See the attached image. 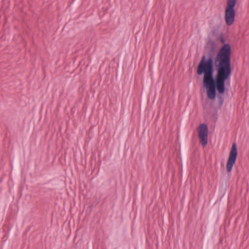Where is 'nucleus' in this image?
<instances>
[{
	"instance_id": "1",
	"label": "nucleus",
	"mask_w": 249,
	"mask_h": 249,
	"mask_svg": "<svg viewBox=\"0 0 249 249\" xmlns=\"http://www.w3.org/2000/svg\"><path fill=\"white\" fill-rule=\"evenodd\" d=\"M208 45L210 48L207 55H203L197 65L196 74L203 76L202 81H227L230 83L232 71V52L222 48L214 53L216 44L212 39L207 42L206 50Z\"/></svg>"
},
{
	"instance_id": "2",
	"label": "nucleus",
	"mask_w": 249,
	"mask_h": 249,
	"mask_svg": "<svg viewBox=\"0 0 249 249\" xmlns=\"http://www.w3.org/2000/svg\"><path fill=\"white\" fill-rule=\"evenodd\" d=\"M227 81H202L203 87L206 89L207 97L213 101L217 93V98L220 105L224 101L223 97L226 90V83Z\"/></svg>"
},
{
	"instance_id": "3",
	"label": "nucleus",
	"mask_w": 249,
	"mask_h": 249,
	"mask_svg": "<svg viewBox=\"0 0 249 249\" xmlns=\"http://www.w3.org/2000/svg\"><path fill=\"white\" fill-rule=\"evenodd\" d=\"M237 0H227L226 6L225 8L224 19L226 24L228 26L231 25L234 20L236 16L235 7Z\"/></svg>"
},
{
	"instance_id": "4",
	"label": "nucleus",
	"mask_w": 249,
	"mask_h": 249,
	"mask_svg": "<svg viewBox=\"0 0 249 249\" xmlns=\"http://www.w3.org/2000/svg\"><path fill=\"white\" fill-rule=\"evenodd\" d=\"M237 155V145L235 142H234L232 144L226 164L228 173H230L231 171L232 167L236 161Z\"/></svg>"
},
{
	"instance_id": "5",
	"label": "nucleus",
	"mask_w": 249,
	"mask_h": 249,
	"mask_svg": "<svg viewBox=\"0 0 249 249\" xmlns=\"http://www.w3.org/2000/svg\"><path fill=\"white\" fill-rule=\"evenodd\" d=\"M199 143L204 147L208 143V127L205 124H200L197 128Z\"/></svg>"
},
{
	"instance_id": "6",
	"label": "nucleus",
	"mask_w": 249,
	"mask_h": 249,
	"mask_svg": "<svg viewBox=\"0 0 249 249\" xmlns=\"http://www.w3.org/2000/svg\"><path fill=\"white\" fill-rule=\"evenodd\" d=\"M219 40L221 42V43L222 44V45L221 46V47L219 49H222V48H223L224 49H227L229 51H230V52H232L231 50V45L229 43H226V40L223 37V34L221 33L220 34V37H219Z\"/></svg>"
}]
</instances>
